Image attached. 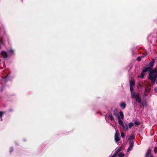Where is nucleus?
Masks as SVG:
<instances>
[{
	"label": "nucleus",
	"mask_w": 157,
	"mask_h": 157,
	"mask_svg": "<svg viewBox=\"0 0 157 157\" xmlns=\"http://www.w3.org/2000/svg\"><path fill=\"white\" fill-rule=\"evenodd\" d=\"M121 136L122 138H123L125 136V134L124 132H122L121 133Z\"/></svg>",
	"instance_id": "20"
},
{
	"label": "nucleus",
	"mask_w": 157,
	"mask_h": 157,
	"mask_svg": "<svg viewBox=\"0 0 157 157\" xmlns=\"http://www.w3.org/2000/svg\"><path fill=\"white\" fill-rule=\"evenodd\" d=\"M148 72L149 73V78L152 80L151 82L153 84H154L157 77V69H154L150 71H149Z\"/></svg>",
	"instance_id": "1"
},
{
	"label": "nucleus",
	"mask_w": 157,
	"mask_h": 157,
	"mask_svg": "<svg viewBox=\"0 0 157 157\" xmlns=\"http://www.w3.org/2000/svg\"><path fill=\"white\" fill-rule=\"evenodd\" d=\"M151 151L150 149H149L146 154V157H153L151 153Z\"/></svg>",
	"instance_id": "8"
},
{
	"label": "nucleus",
	"mask_w": 157,
	"mask_h": 157,
	"mask_svg": "<svg viewBox=\"0 0 157 157\" xmlns=\"http://www.w3.org/2000/svg\"><path fill=\"white\" fill-rule=\"evenodd\" d=\"M145 74H144V72H143L142 71V72L140 75V77L141 78H143L144 77V75Z\"/></svg>",
	"instance_id": "18"
},
{
	"label": "nucleus",
	"mask_w": 157,
	"mask_h": 157,
	"mask_svg": "<svg viewBox=\"0 0 157 157\" xmlns=\"http://www.w3.org/2000/svg\"><path fill=\"white\" fill-rule=\"evenodd\" d=\"M2 118H1V121H2Z\"/></svg>",
	"instance_id": "31"
},
{
	"label": "nucleus",
	"mask_w": 157,
	"mask_h": 157,
	"mask_svg": "<svg viewBox=\"0 0 157 157\" xmlns=\"http://www.w3.org/2000/svg\"><path fill=\"white\" fill-rule=\"evenodd\" d=\"M156 83L157 84V79H156Z\"/></svg>",
	"instance_id": "30"
},
{
	"label": "nucleus",
	"mask_w": 157,
	"mask_h": 157,
	"mask_svg": "<svg viewBox=\"0 0 157 157\" xmlns=\"http://www.w3.org/2000/svg\"><path fill=\"white\" fill-rule=\"evenodd\" d=\"M126 104L124 102H122L120 104V106L123 109H124L126 107Z\"/></svg>",
	"instance_id": "13"
},
{
	"label": "nucleus",
	"mask_w": 157,
	"mask_h": 157,
	"mask_svg": "<svg viewBox=\"0 0 157 157\" xmlns=\"http://www.w3.org/2000/svg\"><path fill=\"white\" fill-rule=\"evenodd\" d=\"M135 82L133 81H130V87L131 92L133 91V86L134 85Z\"/></svg>",
	"instance_id": "5"
},
{
	"label": "nucleus",
	"mask_w": 157,
	"mask_h": 157,
	"mask_svg": "<svg viewBox=\"0 0 157 157\" xmlns=\"http://www.w3.org/2000/svg\"><path fill=\"white\" fill-rule=\"evenodd\" d=\"M13 148H11L10 149V152H11L13 151Z\"/></svg>",
	"instance_id": "26"
},
{
	"label": "nucleus",
	"mask_w": 157,
	"mask_h": 157,
	"mask_svg": "<svg viewBox=\"0 0 157 157\" xmlns=\"http://www.w3.org/2000/svg\"><path fill=\"white\" fill-rule=\"evenodd\" d=\"M150 68L149 67H147L145 68H144L142 72H143L145 73L146 72H147V71H149V70H150Z\"/></svg>",
	"instance_id": "10"
},
{
	"label": "nucleus",
	"mask_w": 157,
	"mask_h": 157,
	"mask_svg": "<svg viewBox=\"0 0 157 157\" xmlns=\"http://www.w3.org/2000/svg\"><path fill=\"white\" fill-rule=\"evenodd\" d=\"M146 95H146V94H144V96H146Z\"/></svg>",
	"instance_id": "29"
},
{
	"label": "nucleus",
	"mask_w": 157,
	"mask_h": 157,
	"mask_svg": "<svg viewBox=\"0 0 157 157\" xmlns=\"http://www.w3.org/2000/svg\"><path fill=\"white\" fill-rule=\"evenodd\" d=\"M117 115H117V114H116V116L118 118V119H123L124 115L122 112H120L119 115H118V114Z\"/></svg>",
	"instance_id": "6"
},
{
	"label": "nucleus",
	"mask_w": 157,
	"mask_h": 157,
	"mask_svg": "<svg viewBox=\"0 0 157 157\" xmlns=\"http://www.w3.org/2000/svg\"><path fill=\"white\" fill-rule=\"evenodd\" d=\"M134 124L132 123H130L128 124V127L129 128H131L132 126H133Z\"/></svg>",
	"instance_id": "16"
},
{
	"label": "nucleus",
	"mask_w": 157,
	"mask_h": 157,
	"mask_svg": "<svg viewBox=\"0 0 157 157\" xmlns=\"http://www.w3.org/2000/svg\"><path fill=\"white\" fill-rule=\"evenodd\" d=\"M154 62H151V65H152L154 64Z\"/></svg>",
	"instance_id": "28"
},
{
	"label": "nucleus",
	"mask_w": 157,
	"mask_h": 157,
	"mask_svg": "<svg viewBox=\"0 0 157 157\" xmlns=\"http://www.w3.org/2000/svg\"><path fill=\"white\" fill-rule=\"evenodd\" d=\"M8 52L11 55L13 54V51L12 49H10L8 51Z\"/></svg>",
	"instance_id": "15"
},
{
	"label": "nucleus",
	"mask_w": 157,
	"mask_h": 157,
	"mask_svg": "<svg viewBox=\"0 0 157 157\" xmlns=\"http://www.w3.org/2000/svg\"><path fill=\"white\" fill-rule=\"evenodd\" d=\"M118 123L119 124L122 126H123V125L124 124L123 121L121 119H118Z\"/></svg>",
	"instance_id": "14"
},
{
	"label": "nucleus",
	"mask_w": 157,
	"mask_h": 157,
	"mask_svg": "<svg viewBox=\"0 0 157 157\" xmlns=\"http://www.w3.org/2000/svg\"><path fill=\"white\" fill-rule=\"evenodd\" d=\"M154 90L156 92H157V88L155 87L154 89Z\"/></svg>",
	"instance_id": "25"
},
{
	"label": "nucleus",
	"mask_w": 157,
	"mask_h": 157,
	"mask_svg": "<svg viewBox=\"0 0 157 157\" xmlns=\"http://www.w3.org/2000/svg\"><path fill=\"white\" fill-rule=\"evenodd\" d=\"M124 155V154L122 153H120L118 154V156L120 157H123Z\"/></svg>",
	"instance_id": "17"
},
{
	"label": "nucleus",
	"mask_w": 157,
	"mask_h": 157,
	"mask_svg": "<svg viewBox=\"0 0 157 157\" xmlns=\"http://www.w3.org/2000/svg\"><path fill=\"white\" fill-rule=\"evenodd\" d=\"M124 130V131L127 130L128 129V127L127 124L123 125V126H122Z\"/></svg>",
	"instance_id": "12"
},
{
	"label": "nucleus",
	"mask_w": 157,
	"mask_h": 157,
	"mask_svg": "<svg viewBox=\"0 0 157 157\" xmlns=\"http://www.w3.org/2000/svg\"><path fill=\"white\" fill-rule=\"evenodd\" d=\"M154 151H155V152H157V148L155 147L154 149Z\"/></svg>",
	"instance_id": "24"
},
{
	"label": "nucleus",
	"mask_w": 157,
	"mask_h": 157,
	"mask_svg": "<svg viewBox=\"0 0 157 157\" xmlns=\"http://www.w3.org/2000/svg\"><path fill=\"white\" fill-rule=\"evenodd\" d=\"M130 146L128 149V151H131L132 149L133 146V143L132 141H130Z\"/></svg>",
	"instance_id": "9"
},
{
	"label": "nucleus",
	"mask_w": 157,
	"mask_h": 157,
	"mask_svg": "<svg viewBox=\"0 0 157 157\" xmlns=\"http://www.w3.org/2000/svg\"><path fill=\"white\" fill-rule=\"evenodd\" d=\"M151 85H149L148 86H147L145 88V92L148 93L150 90Z\"/></svg>",
	"instance_id": "11"
},
{
	"label": "nucleus",
	"mask_w": 157,
	"mask_h": 157,
	"mask_svg": "<svg viewBox=\"0 0 157 157\" xmlns=\"http://www.w3.org/2000/svg\"><path fill=\"white\" fill-rule=\"evenodd\" d=\"M116 156V154H114L111 157H115Z\"/></svg>",
	"instance_id": "27"
},
{
	"label": "nucleus",
	"mask_w": 157,
	"mask_h": 157,
	"mask_svg": "<svg viewBox=\"0 0 157 157\" xmlns=\"http://www.w3.org/2000/svg\"><path fill=\"white\" fill-rule=\"evenodd\" d=\"M114 128L116 130V133L115 136V140L116 142L119 141L120 140V139L119 137V133L117 130L116 129L115 127Z\"/></svg>",
	"instance_id": "3"
},
{
	"label": "nucleus",
	"mask_w": 157,
	"mask_h": 157,
	"mask_svg": "<svg viewBox=\"0 0 157 157\" xmlns=\"http://www.w3.org/2000/svg\"><path fill=\"white\" fill-rule=\"evenodd\" d=\"M1 55L2 57H3L4 59L6 58L7 57L8 55L6 52L4 51H3L1 52Z\"/></svg>",
	"instance_id": "7"
},
{
	"label": "nucleus",
	"mask_w": 157,
	"mask_h": 157,
	"mask_svg": "<svg viewBox=\"0 0 157 157\" xmlns=\"http://www.w3.org/2000/svg\"><path fill=\"white\" fill-rule=\"evenodd\" d=\"M141 60V58L140 57H138L137 58V60L139 61H140Z\"/></svg>",
	"instance_id": "23"
},
{
	"label": "nucleus",
	"mask_w": 157,
	"mask_h": 157,
	"mask_svg": "<svg viewBox=\"0 0 157 157\" xmlns=\"http://www.w3.org/2000/svg\"><path fill=\"white\" fill-rule=\"evenodd\" d=\"M132 98H134L135 99L136 102H139L141 104L142 103L141 98L139 94L136 93L134 92H131Z\"/></svg>",
	"instance_id": "2"
},
{
	"label": "nucleus",
	"mask_w": 157,
	"mask_h": 157,
	"mask_svg": "<svg viewBox=\"0 0 157 157\" xmlns=\"http://www.w3.org/2000/svg\"><path fill=\"white\" fill-rule=\"evenodd\" d=\"M134 124L136 125H138L140 123L138 121H136L134 122Z\"/></svg>",
	"instance_id": "19"
},
{
	"label": "nucleus",
	"mask_w": 157,
	"mask_h": 157,
	"mask_svg": "<svg viewBox=\"0 0 157 157\" xmlns=\"http://www.w3.org/2000/svg\"><path fill=\"white\" fill-rule=\"evenodd\" d=\"M105 119L106 121L108 120H113V118L112 116L111 113H109L107 114L105 116Z\"/></svg>",
	"instance_id": "4"
},
{
	"label": "nucleus",
	"mask_w": 157,
	"mask_h": 157,
	"mask_svg": "<svg viewBox=\"0 0 157 157\" xmlns=\"http://www.w3.org/2000/svg\"><path fill=\"white\" fill-rule=\"evenodd\" d=\"M4 113V112H0V116H2Z\"/></svg>",
	"instance_id": "22"
},
{
	"label": "nucleus",
	"mask_w": 157,
	"mask_h": 157,
	"mask_svg": "<svg viewBox=\"0 0 157 157\" xmlns=\"http://www.w3.org/2000/svg\"><path fill=\"white\" fill-rule=\"evenodd\" d=\"M135 136L133 135H131L130 137V138H129V139H131V140H133L134 139H135Z\"/></svg>",
	"instance_id": "21"
}]
</instances>
